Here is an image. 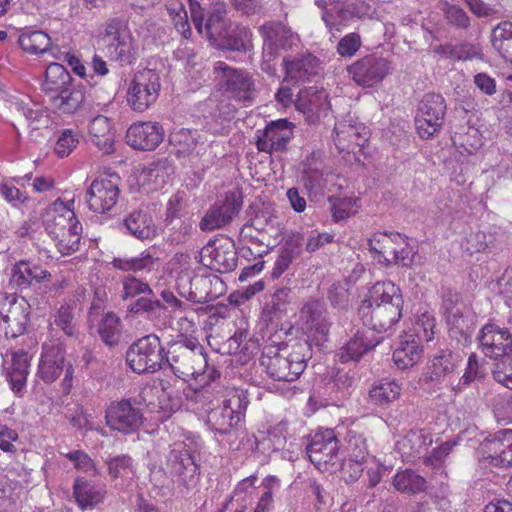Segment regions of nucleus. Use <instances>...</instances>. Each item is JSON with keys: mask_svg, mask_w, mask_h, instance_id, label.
Masks as SVG:
<instances>
[{"mask_svg": "<svg viewBox=\"0 0 512 512\" xmlns=\"http://www.w3.org/2000/svg\"><path fill=\"white\" fill-rule=\"evenodd\" d=\"M403 296L391 281L377 282L370 290V297L362 302L358 314L363 324L378 333L394 328L402 317Z\"/></svg>", "mask_w": 512, "mask_h": 512, "instance_id": "obj_1", "label": "nucleus"}, {"mask_svg": "<svg viewBox=\"0 0 512 512\" xmlns=\"http://www.w3.org/2000/svg\"><path fill=\"white\" fill-rule=\"evenodd\" d=\"M311 357L310 342L307 339H295L283 347H265L260 364L271 379L293 382L304 372Z\"/></svg>", "mask_w": 512, "mask_h": 512, "instance_id": "obj_2", "label": "nucleus"}, {"mask_svg": "<svg viewBox=\"0 0 512 512\" xmlns=\"http://www.w3.org/2000/svg\"><path fill=\"white\" fill-rule=\"evenodd\" d=\"M248 404L247 392L231 387L221 404L205 408V423L215 434L230 435L244 421Z\"/></svg>", "mask_w": 512, "mask_h": 512, "instance_id": "obj_3", "label": "nucleus"}, {"mask_svg": "<svg viewBox=\"0 0 512 512\" xmlns=\"http://www.w3.org/2000/svg\"><path fill=\"white\" fill-rule=\"evenodd\" d=\"M165 368L183 380L204 375L207 368L204 347L195 338L170 342L165 352Z\"/></svg>", "mask_w": 512, "mask_h": 512, "instance_id": "obj_4", "label": "nucleus"}, {"mask_svg": "<svg viewBox=\"0 0 512 512\" xmlns=\"http://www.w3.org/2000/svg\"><path fill=\"white\" fill-rule=\"evenodd\" d=\"M100 38L105 44L106 55L121 64H131L136 48L128 21L123 17H112L103 24Z\"/></svg>", "mask_w": 512, "mask_h": 512, "instance_id": "obj_5", "label": "nucleus"}, {"mask_svg": "<svg viewBox=\"0 0 512 512\" xmlns=\"http://www.w3.org/2000/svg\"><path fill=\"white\" fill-rule=\"evenodd\" d=\"M165 348L156 334L135 341L127 350L126 361L136 373H154L164 369Z\"/></svg>", "mask_w": 512, "mask_h": 512, "instance_id": "obj_6", "label": "nucleus"}, {"mask_svg": "<svg viewBox=\"0 0 512 512\" xmlns=\"http://www.w3.org/2000/svg\"><path fill=\"white\" fill-rule=\"evenodd\" d=\"M214 73L220 89L228 97L243 103H252L256 95L252 75L243 69L231 67L224 61L214 64Z\"/></svg>", "mask_w": 512, "mask_h": 512, "instance_id": "obj_7", "label": "nucleus"}, {"mask_svg": "<svg viewBox=\"0 0 512 512\" xmlns=\"http://www.w3.org/2000/svg\"><path fill=\"white\" fill-rule=\"evenodd\" d=\"M160 89L161 79L158 72L152 69L140 70L128 84L127 104L135 112H145L158 99Z\"/></svg>", "mask_w": 512, "mask_h": 512, "instance_id": "obj_8", "label": "nucleus"}, {"mask_svg": "<svg viewBox=\"0 0 512 512\" xmlns=\"http://www.w3.org/2000/svg\"><path fill=\"white\" fill-rule=\"evenodd\" d=\"M191 20L200 34H205L212 44L219 42V38L227 34L233 25L227 18L226 5L215 3L205 19L204 8L196 0H189Z\"/></svg>", "mask_w": 512, "mask_h": 512, "instance_id": "obj_9", "label": "nucleus"}, {"mask_svg": "<svg viewBox=\"0 0 512 512\" xmlns=\"http://www.w3.org/2000/svg\"><path fill=\"white\" fill-rule=\"evenodd\" d=\"M243 206V193L235 188L224 194L211 205L199 222V228L203 232L223 229L232 223Z\"/></svg>", "mask_w": 512, "mask_h": 512, "instance_id": "obj_10", "label": "nucleus"}, {"mask_svg": "<svg viewBox=\"0 0 512 512\" xmlns=\"http://www.w3.org/2000/svg\"><path fill=\"white\" fill-rule=\"evenodd\" d=\"M180 296L193 303H206L220 297L225 291L224 282L216 275H194L181 273L177 278Z\"/></svg>", "mask_w": 512, "mask_h": 512, "instance_id": "obj_11", "label": "nucleus"}, {"mask_svg": "<svg viewBox=\"0 0 512 512\" xmlns=\"http://www.w3.org/2000/svg\"><path fill=\"white\" fill-rule=\"evenodd\" d=\"M446 104L444 98L435 93L426 94L421 100L415 119L418 134L429 139L438 133L444 124Z\"/></svg>", "mask_w": 512, "mask_h": 512, "instance_id": "obj_12", "label": "nucleus"}, {"mask_svg": "<svg viewBox=\"0 0 512 512\" xmlns=\"http://www.w3.org/2000/svg\"><path fill=\"white\" fill-rule=\"evenodd\" d=\"M204 266L219 273H228L237 266V252L230 238L220 237L210 240L200 251Z\"/></svg>", "mask_w": 512, "mask_h": 512, "instance_id": "obj_13", "label": "nucleus"}, {"mask_svg": "<svg viewBox=\"0 0 512 512\" xmlns=\"http://www.w3.org/2000/svg\"><path fill=\"white\" fill-rule=\"evenodd\" d=\"M323 8L322 19L330 29L368 14L369 6L361 0H316Z\"/></svg>", "mask_w": 512, "mask_h": 512, "instance_id": "obj_14", "label": "nucleus"}, {"mask_svg": "<svg viewBox=\"0 0 512 512\" xmlns=\"http://www.w3.org/2000/svg\"><path fill=\"white\" fill-rule=\"evenodd\" d=\"M509 330L494 324H486L480 331L478 340L485 356L498 360V363L509 365L512 358V335Z\"/></svg>", "mask_w": 512, "mask_h": 512, "instance_id": "obj_15", "label": "nucleus"}, {"mask_svg": "<svg viewBox=\"0 0 512 512\" xmlns=\"http://www.w3.org/2000/svg\"><path fill=\"white\" fill-rule=\"evenodd\" d=\"M105 421L111 430L131 434L141 427L143 414L130 400L122 399L110 403L105 411Z\"/></svg>", "mask_w": 512, "mask_h": 512, "instance_id": "obj_16", "label": "nucleus"}, {"mask_svg": "<svg viewBox=\"0 0 512 512\" xmlns=\"http://www.w3.org/2000/svg\"><path fill=\"white\" fill-rule=\"evenodd\" d=\"M300 319L303 329L316 345L327 341L331 322L323 301L313 300L305 303L300 310Z\"/></svg>", "mask_w": 512, "mask_h": 512, "instance_id": "obj_17", "label": "nucleus"}, {"mask_svg": "<svg viewBox=\"0 0 512 512\" xmlns=\"http://www.w3.org/2000/svg\"><path fill=\"white\" fill-rule=\"evenodd\" d=\"M119 184L120 178L116 175L95 179L86 193L89 209L96 213L111 210L119 200Z\"/></svg>", "mask_w": 512, "mask_h": 512, "instance_id": "obj_18", "label": "nucleus"}, {"mask_svg": "<svg viewBox=\"0 0 512 512\" xmlns=\"http://www.w3.org/2000/svg\"><path fill=\"white\" fill-rule=\"evenodd\" d=\"M483 460L500 468L512 466V429H503L489 435L481 443Z\"/></svg>", "mask_w": 512, "mask_h": 512, "instance_id": "obj_19", "label": "nucleus"}, {"mask_svg": "<svg viewBox=\"0 0 512 512\" xmlns=\"http://www.w3.org/2000/svg\"><path fill=\"white\" fill-rule=\"evenodd\" d=\"M462 361L461 356L450 349H441L431 356L424 379L426 382L434 384H446L452 390H456L451 382L458 365Z\"/></svg>", "mask_w": 512, "mask_h": 512, "instance_id": "obj_20", "label": "nucleus"}, {"mask_svg": "<svg viewBox=\"0 0 512 512\" xmlns=\"http://www.w3.org/2000/svg\"><path fill=\"white\" fill-rule=\"evenodd\" d=\"M167 468L177 482L186 488L196 485L198 479V466L191 452L184 443H176L167 457Z\"/></svg>", "mask_w": 512, "mask_h": 512, "instance_id": "obj_21", "label": "nucleus"}, {"mask_svg": "<svg viewBox=\"0 0 512 512\" xmlns=\"http://www.w3.org/2000/svg\"><path fill=\"white\" fill-rule=\"evenodd\" d=\"M293 128L294 125L286 119L270 122L263 130L257 131L258 150L269 154L285 151L293 138Z\"/></svg>", "mask_w": 512, "mask_h": 512, "instance_id": "obj_22", "label": "nucleus"}, {"mask_svg": "<svg viewBox=\"0 0 512 512\" xmlns=\"http://www.w3.org/2000/svg\"><path fill=\"white\" fill-rule=\"evenodd\" d=\"M347 71L357 85L372 87L387 75L389 62L384 58L368 55L348 66Z\"/></svg>", "mask_w": 512, "mask_h": 512, "instance_id": "obj_23", "label": "nucleus"}, {"mask_svg": "<svg viewBox=\"0 0 512 512\" xmlns=\"http://www.w3.org/2000/svg\"><path fill=\"white\" fill-rule=\"evenodd\" d=\"M338 451L339 441L331 429L316 432L306 447L309 460L318 468L331 463Z\"/></svg>", "mask_w": 512, "mask_h": 512, "instance_id": "obj_24", "label": "nucleus"}, {"mask_svg": "<svg viewBox=\"0 0 512 512\" xmlns=\"http://www.w3.org/2000/svg\"><path fill=\"white\" fill-rule=\"evenodd\" d=\"M164 139V129L158 122H138L132 124L126 133V141L134 149L151 151Z\"/></svg>", "mask_w": 512, "mask_h": 512, "instance_id": "obj_25", "label": "nucleus"}, {"mask_svg": "<svg viewBox=\"0 0 512 512\" xmlns=\"http://www.w3.org/2000/svg\"><path fill=\"white\" fill-rule=\"evenodd\" d=\"M46 232L51 237L68 228L73 222H79L74 213V200L64 202L61 199L51 203L42 215Z\"/></svg>", "mask_w": 512, "mask_h": 512, "instance_id": "obj_26", "label": "nucleus"}, {"mask_svg": "<svg viewBox=\"0 0 512 512\" xmlns=\"http://www.w3.org/2000/svg\"><path fill=\"white\" fill-rule=\"evenodd\" d=\"M115 129L111 120L104 115L93 117L87 126V141L105 155L114 152Z\"/></svg>", "mask_w": 512, "mask_h": 512, "instance_id": "obj_27", "label": "nucleus"}, {"mask_svg": "<svg viewBox=\"0 0 512 512\" xmlns=\"http://www.w3.org/2000/svg\"><path fill=\"white\" fill-rule=\"evenodd\" d=\"M51 273L40 265L29 260H20L11 269L9 283L16 290H27L33 284H39L49 279Z\"/></svg>", "mask_w": 512, "mask_h": 512, "instance_id": "obj_28", "label": "nucleus"}, {"mask_svg": "<svg viewBox=\"0 0 512 512\" xmlns=\"http://www.w3.org/2000/svg\"><path fill=\"white\" fill-rule=\"evenodd\" d=\"M291 290L288 287L277 288L264 303L261 311V321L266 326L277 328L288 315L291 303Z\"/></svg>", "mask_w": 512, "mask_h": 512, "instance_id": "obj_29", "label": "nucleus"}, {"mask_svg": "<svg viewBox=\"0 0 512 512\" xmlns=\"http://www.w3.org/2000/svg\"><path fill=\"white\" fill-rule=\"evenodd\" d=\"M433 443L432 435L424 429H411L396 443L402 457L415 460L424 458L428 447Z\"/></svg>", "mask_w": 512, "mask_h": 512, "instance_id": "obj_30", "label": "nucleus"}, {"mask_svg": "<svg viewBox=\"0 0 512 512\" xmlns=\"http://www.w3.org/2000/svg\"><path fill=\"white\" fill-rule=\"evenodd\" d=\"M285 81L294 83L309 81L318 73L319 60L312 54L298 55L292 59L283 60Z\"/></svg>", "mask_w": 512, "mask_h": 512, "instance_id": "obj_31", "label": "nucleus"}, {"mask_svg": "<svg viewBox=\"0 0 512 512\" xmlns=\"http://www.w3.org/2000/svg\"><path fill=\"white\" fill-rule=\"evenodd\" d=\"M255 348V342L249 339L247 324L242 320L234 334L221 346L223 353L237 356V362L241 364H245L253 356Z\"/></svg>", "mask_w": 512, "mask_h": 512, "instance_id": "obj_32", "label": "nucleus"}, {"mask_svg": "<svg viewBox=\"0 0 512 512\" xmlns=\"http://www.w3.org/2000/svg\"><path fill=\"white\" fill-rule=\"evenodd\" d=\"M264 42V53L272 57L278 48L291 46L292 31L282 22H267L260 26Z\"/></svg>", "mask_w": 512, "mask_h": 512, "instance_id": "obj_33", "label": "nucleus"}, {"mask_svg": "<svg viewBox=\"0 0 512 512\" xmlns=\"http://www.w3.org/2000/svg\"><path fill=\"white\" fill-rule=\"evenodd\" d=\"M208 377L211 381L195 389L192 396H190L191 400L201 405L204 412L205 408H208L209 406L216 407L221 404L222 399L225 398L227 390L230 389L217 381L220 377V373L218 371L214 369L210 370Z\"/></svg>", "mask_w": 512, "mask_h": 512, "instance_id": "obj_34", "label": "nucleus"}, {"mask_svg": "<svg viewBox=\"0 0 512 512\" xmlns=\"http://www.w3.org/2000/svg\"><path fill=\"white\" fill-rule=\"evenodd\" d=\"M382 338H372L369 331H357L354 336L340 349L339 360L342 363L359 361L364 354L380 344Z\"/></svg>", "mask_w": 512, "mask_h": 512, "instance_id": "obj_35", "label": "nucleus"}, {"mask_svg": "<svg viewBox=\"0 0 512 512\" xmlns=\"http://www.w3.org/2000/svg\"><path fill=\"white\" fill-rule=\"evenodd\" d=\"M422 346L415 333L404 332L400 336L399 345L393 353V360L397 368L407 369L414 366L422 357Z\"/></svg>", "mask_w": 512, "mask_h": 512, "instance_id": "obj_36", "label": "nucleus"}, {"mask_svg": "<svg viewBox=\"0 0 512 512\" xmlns=\"http://www.w3.org/2000/svg\"><path fill=\"white\" fill-rule=\"evenodd\" d=\"M65 356L59 346L44 348L38 368V376L46 383L55 381L65 367Z\"/></svg>", "mask_w": 512, "mask_h": 512, "instance_id": "obj_37", "label": "nucleus"}, {"mask_svg": "<svg viewBox=\"0 0 512 512\" xmlns=\"http://www.w3.org/2000/svg\"><path fill=\"white\" fill-rule=\"evenodd\" d=\"M127 232L138 239H149L156 234L152 216L147 208L132 211L123 221Z\"/></svg>", "mask_w": 512, "mask_h": 512, "instance_id": "obj_38", "label": "nucleus"}, {"mask_svg": "<svg viewBox=\"0 0 512 512\" xmlns=\"http://www.w3.org/2000/svg\"><path fill=\"white\" fill-rule=\"evenodd\" d=\"M327 93L316 87H307L299 91L295 106L297 110L309 116H319L328 107Z\"/></svg>", "mask_w": 512, "mask_h": 512, "instance_id": "obj_39", "label": "nucleus"}, {"mask_svg": "<svg viewBox=\"0 0 512 512\" xmlns=\"http://www.w3.org/2000/svg\"><path fill=\"white\" fill-rule=\"evenodd\" d=\"M336 134L334 141L339 151L353 150L354 147H361L367 141L366 127L339 123L335 126Z\"/></svg>", "mask_w": 512, "mask_h": 512, "instance_id": "obj_40", "label": "nucleus"}, {"mask_svg": "<svg viewBox=\"0 0 512 512\" xmlns=\"http://www.w3.org/2000/svg\"><path fill=\"white\" fill-rule=\"evenodd\" d=\"M30 359L22 349L11 351V364L7 368L6 377L11 389L19 393L25 386L29 374Z\"/></svg>", "mask_w": 512, "mask_h": 512, "instance_id": "obj_41", "label": "nucleus"}, {"mask_svg": "<svg viewBox=\"0 0 512 512\" xmlns=\"http://www.w3.org/2000/svg\"><path fill=\"white\" fill-rule=\"evenodd\" d=\"M73 494L81 509H92L101 503L106 495L104 485L92 484L83 479H76Z\"/></svg>", "mask_w": 512, "mask_h": 512, "instance_id": "obj_42", "label": "nucleus"}, {"mask_svg": "<svg viewBox=\"0 0 512 512\" xmlns=\"http://www.w3.org/2000/svg\"><path fill=\"white\" fill-rule=\"evenodd\" d=\"M214 45L230 51L246 52L252 48V31L248 27L233 24L227 34Z\"/></svg>", "mask_w": 512, "mask_h": 512, "instance_id": "obj_43", "label": "nucleus"}, {"mask_svg": "<svg viewBox=\"0 0 512 512\" xmlns=\"http://www.w3.org/2000/svg\"><path fill=\"white\" fill-rule=\"evenodd\" d=\"M13 105L16 111L25 117L28 126L32 130L47 128L51 124L48 111L42 105L31 100H16Z\"/></svg>", "mask_w": 512, "mask_h": 512, "instance_id": "obj_44", "label": "nucleus"}, {"mask_svg": "<svg viewBox=\"0 0 512 512\" xmlns=\"http://www.w3.org/2000/svg\"><path fill=\"white\" fill-rule=\"evenodd\" d=\"M85 92L82 88L70 85L50 95L52 107L61 113H74L84 102Z\"/></svg>", "mask_w": 512, "mask_h": 512, "instance_id": "obj_45", "label": "nucleus"}, {"mask_svg": "<svg viewBox=\"0 0 512 512\" xmlns=\"http://www.w3.org/2000/svg\"><path fill=\"white\" fill-rule=\"evenodd\" d=\"M490 43L493 49L505 60L512 62V22H499L491 30Z\"/></svg>", "mask_w": 512, "mask_h": 512, "instance_id": "obj_46", "label": "nucleus"}, {"mask_svg": "<svg viewBox=\"0 0 512 512\" xmlns=\"http://www.w3.org/2000/svg\"><path fill=\"white\" fill-rule=\"evenodd\" d=\"M82 233L80 222H73L68 228L51 236L62 255H70L79 250Z\"/></svg>", "mask_w": 512, "mask_h": 512, "instance_id": "obj_47", "label": "nucleus"}, {"mask_svg": "<svg viewBox=\"0 0 512 512\" xmlns=\"http://www.w3.org/2000/svg\"><path fill=\"white\" fill-rule=\"evenodd\" d=\"M401 391V385L395 380L378 381L370 388L369 397L373 404L384 407L397 400Z\"/></svg>", "mask_w": 512, "mask_h": 512, "instance_id": "obj_48", "label": "nucleus"}, {"mask_svg": "<svg viewBox=\"0 0 512 512\" xmlns=\"http://www.w3.org/2000/svg\"><path fill=\"white\" fill-rule=\"evenodd\" d=\"M155 261L156 259L150 252L144 251L137 257H115L110 264L113 268L123 272L139 273L151 271Z\"/></svg>", "mask_w": 512, "mask_h": 512, "instance_id": "obj_49", "label": "nucleus"}, {"mask_svg": "<svg viewBox=\"0 0 512 512\" xmlns=\"http://www.w3.org/2000/svg\"><path fill=\"white\" fill-rule=\"evenodd\" d=\"M70 85H72L71 76L63 65L59 63L48 65L43 89L49 96L58 93Z\"/></svg>", "mask_w": 512, "mask_h": 512, "instance_id": "obj_50", "label": "nucleus"}, {"mask_svg": "<svg viewBox=\"0 0 512 512\" xmlns=\"http://www.w3.org/2000/svg\"><path fill=\"white\" fill-rule=\"evenodd\" d=\"M0 328L4 330L7 337L16 338L23 334L29 322L28 313L20 305H14L8 314L2 317Z\"/></svg>", "mask_w": 512, "mask_h": 512, "instance_id": "obj_51", "label": "nucleus"}, {"mask_svg": "<svg viewBox=\"0 0 512 512\" xmlns=\"http://www.w3.org/2000/svg\"><path fill=\"white\" fill-rule=\"evenodd\" d=\"M442 12L446 23L455 30L468 31L472 27V17L460 5L445 2Z\"/></svg>", "mask_w": 512, "mask_h": 512, "instance_id": "obj_52", "label": "nucleus"}, {"mask_svg": "<svg viewBox=\"0 0 512 512\" xmlns=\"http://www.w3.org/2000/svg\"><path fill=\"white\" fill-rule=\"evenodd\" d=\"M18 43L24 51L30 54H43L51 46V39L43 31H29L19 36Z\"/></svg>", "mask_w": 512, "mask_h": 512, "instance_id": "obj_53", "label": "nucleus"}, {"mask_svg": "<svg viewBox=\"0 0 512 512\" xmlns=\"http://www.w3.org/2000/svg\"><path fill=\"white\" fill-rule=\"evenodd\" d=\"M54 325L68 337H77L79 334L78 320L74 308L69 304H62L54 315Z\"/></svg>", "mask_w": 512, "mask_h": 512, "instance_id": "obj_54", "label": "nucleus"}, {"mask_svg": "<svg viewBox=\"0 0 512 512\" xmlns=\"http://www.w3.org/2000/svg\"><path fill=\"white\" fill-rule=\"evenodd\" d=\"M327 174L313 159L308 160L303 170L302 181L305 188L312 193L321 192L327 183Z\"/></svg>", "mask_w": 512, "mask_h": 512, "instance_id": "obj_55", "label": "nucleus"}, {"mask_svg": "<svg viewBox=\"0 0 512 512\" xmlns=\"http://www.w3.org/2000/svg\"><path fill=\"white\" fill-rule=\"evenodd\" d=\"M393 485L401 492L418 493L426 489V480L413 470L407 469L394 476Z\"/></svg>", "mask_w": 512, "mask_h": 512, "instance_id": "obj_56", "label": "nucleus"}, {"mask_svg": "<svg viewBox=\"0 0 512 512\" xmlns=\"http://www.w3.org/2000/svg\"><path fill=\"white\" fill-rule=\"evenodd\" d=\"M120 324V318L114 313L108 312L104 315L98 327V333L106 345L118 344L121 335Z\"/></svg>", "mask_w": 512, "mask_h": 512, "instance_id": "obj_57", "label": "nucleus"}, {"mask_svg": "<svg viewBox=\"0 0 512 512\" xmlns=\"http://www.w3.org/2000/svg\"><path fill=\"white\" fill-rule=\"evenodd\" d=\"M122 283V299L134 298L137 296L151 295L153 296V290L147 282H144L135 276L128 275L123 277Z\"/></svg>", "mask_w": 512, "mask_h": 512, "instance_id": "obj_58", "label": "nucleus"}, {"mask_svg": "<svg viewBox=\"0 0 512 512\" xmlns=\"http://www.w3.org/2000/svg\"><path fill=\"white\" fill-rule=\"evenodd\" d=\"M346 441L348 444V449L351 451V455L355 458L356 462L363 460L368 454L366 437L364 436L363 432L360 431L358 426L348 430Z\"/></svg>", "mask_w": 512, "mask_h": 512, "instance_id": "obj_59", "label": "nucleus"}, {"mask_svg": "<svg viewBox=\"0 0 512 512\" xmlns=\"http://www.w3.org/2000/svg\"><path fill=\"white\" fill-rule=\"evenodd\" d=\"M331 205L332 218L335 222H340L349 218L356 211L354 207L356 205V198L352 197H335L331 196L328 198Z\"/></svg>", "mask_w": 512, "mask_h": 512, "instance_id": "obj_60", "label": "nucleus"}, {"mask_svg": "<svg viewBox=\"0 0 512 512\" xmlns=\"http://www.w3.org/2000/svg\"><path fill=\"white\" fill-rule=\"evenodd\" d=\"M0 195L7 203L17 209L27 207L31 201L26 193L22 192L19 187L8 181L0 182Z\"/></svg>", "mask_w": 512, "mask_h": 512, "instance_id": "obj_61", "label": "nucleus"}, {"mask_svg": "<svg viewBox=\"0 0 512 512\" xmlns=\"http://www.w3.org/2000/svg\"><path fill=\"white\" fill-rule=\"evenodd\" d=\"M108 474L112 478L128 477L133 474V461L128 455H117L105 461Z\"/></svg>", "mask_w": 512, "mask_h": 512, "instance_id": "obj_62", "label": "nucleus"}, {"mask_svg": "<svg viewBox=\"0 0 512 512\" xmlns=\"http://www.w3.org/2000/svg\"><path fill=\"white\" fill-rule=\"evenodd\" d=\"M197 131L181 128L169 135V142L178 148V152L188 153L197 145L195 134Z\"/></svg>", "mask_w": 512, "mask_h": 512, "instance_id": "obj_63", "label": "nucleus"}, {"mask_svg": "<svg viewBox=\"0 0 512 512\" xmlns=\"http://www.w3.org/2000/svg\"><path fill=\"white\" fill-rule=\"evenodd\" d=\"M447 323L450 326L452 336L460 334L466 336L469 330V320L463 316L459 307L446 308Z\"/></svg>", "mask_w": 512, "mask_h": 512, "instance_id": "obj_64", "label": "nucleus"}]
</instances>
